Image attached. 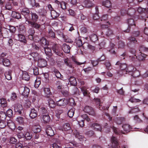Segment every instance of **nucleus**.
<instances>
[{
  "label": "nucleus",
  "instance_id": "nucleus-30",
  "mask_svg": "<svg viewBox=\"0 0 148 148\" xmlns=\"http://www.w3.org/2000/svg\"><path fill=\"white\" fill-rule=\"evenodd\" d=\"M12 71L11 70L7 71L4 73L5 77L8 80H10L12 79Z\"/></svg>",
  "mask_w": 148,
  "mask_h": 148
},
{
  "label": "nucleus",
  "instance_id": "nucleus-31",
  "mask_svg": "<svg viewBox=\"0 0 148 148\" xmlns=\"http://www.w3.org/2000/svg\"><path fill=\"white\" fill-rule=\"evenodd\" d=\"M32 130L34 133H38L41 130V127L39 125H33Z\"/></svg>",
  "mask_w": 148,
  "mask_h": 148
},
{
  "label": "nucleus",
  "instance_id": "nucleus-27",
  "mask_svg": "<svg viewBox=\"0 0 148 148\" xmlns=\"http://www.w3.org/2000/svg\"><path fill=\"white\" fill-rule=\"evenodd\" d=\"M69 82L71 85L76 86L77 84L76 78L73 76H70L68 79Z\"/></svg>",
  "mask_w": 148,
  "mask_h": 148
},
{
  "label": "nucleus",
  "instance_id": "nucleus-38",
  "mask_svg": "<svg viewBox=\"0 0 148 148\" xmlns=\"http://www.w3.org/2000/svg\"><path fill=\"white\" fill-rule=\"evenodd\" d=\"M22 78L23 80L27 81L29 80L30 76L27 73L26 71H24L23 73Z\"/></svg>",
  "mask_w": 148,
  "mask_h": 148
},
{
  "label": "nucleus",
  "instance_id": "nucleus-3",
  "mask_svg": "<svg viewBox=\"0 0 148 148\" xmlns=\"http://www.w3.org/2000/svg\"><path fill=\"white\" fill-rule=\"evenodd\" d=\"M136 68H135L134 66L130 65L128 66H127L125 71L127 74H128L129 75H131L133 77H135L138 76V75H136V74L138 73V71H136Z\"/></svg>",
  "mask_w": 148,
  "mask_h": 148
},
{
  "label": "nucleus",
  "instance_id": "nucleus-20",
  "mask_svg": "<svg viewBox=\"0 0 148 148\" xmlns=\"http://www.w3.org/2000/svg\"><path fill=\"white\" fill-rule=\"evenodd\" d=\"M127 22L128 24V27L127 29L124 31L126 33H128L130 31V26L135 25L134 22V21L133 19L130 18L128 19L127 20Z\"/></svg>",
  "mask_w": 148,
  "mask_h": 148
},
{
  "label": "nucleus",
  "instance_id": "nucleus-43",
  "mask_svg": "<svg viewBox=\"0 0 148 148\" xmlns=\"http://www.w3.org/2000/svg\"><path fill=\"white\" fill-rule=\"evenodd\" d=\"M5 7L6 10L12 11L13 6L10 1H9L6 3Z\"/></svg>",
  "mask_w": 148,
  "mask_h": 148
},
{
  "label": "nucleus",
  "instance_id": "nucleus-9",
  "mask_svg": "<svg viewBox=\"0 0 148 148\" xmlns=\"http://www.w3.org/2000/svg\"><path fill=\"white\" fill-rule=\"evenodd\" d=\"M84 111L86 113L88 114L89 115L92 116H95V113L93 108L90 106H86L84 107Z\"/></svg>",
  "mask_w": 148,
  "mask_h": 148
},
{
  "label": "nucleus",
  "instance_id": "nucleus-55",
  "mask_svg": "<svg viewBox=\"0 0 148 148\" xmlns=\"http://www.w3.org/2000/svg\"><path fill=\"white\" fill-rule=\"evenodd\" d=\"M78 18L82 20H84L86 19H89L88 16H86L84 15L83 13H80L79 15Z\"/></svg>",
  "mask_w": 148,
  "mask_h": 148
},
{
  "label": "nucleus",
  "instance_id": "nucleus-26",
  "mask_svg": "<svg viewBox=\"0 0 148 148\" xmlns=\"http://www.w3.org/2000/svg\"><path fill=\"white\" fill-rule=\"evenodd\" d=\"M38 115L37 111L34 108L31 109L29 114L30 117L32 119L35 118Z\"/></svg>",
  "mask_w": 148,
  "mask_h": 148
},
{
  "label": "nucleus",
  "instance_id": "nucleus-19",
  "mask_svg": "<svg viewBox=\"0 0 148 148\" xmlns=\"http://www.w3.org/2000/svg\"><path fill=\"white\" fill-rule=\"evenodd\" d=\"M46 132L48 136L50 137L54 135V132L51 127L49 126H47L46 129Z\"/></svg>",
  "mask_w": 148,
  "mask_h": 148
},
{
  "label": "nucleus",
  "instance_id": "nucleus-7",
  "mask_svg": "<svg viewBox=\"0 0 148 148\" xmlns=\"http://www.w3.org/2000/svg\"><path fill=\"white\" fill-rule=\"evenodd\" d=\"M39 18L38 15L35 12H31L26 22H28L29 21H37Z\"/></svg>",
  "mask_w": 148,
  "mask_h": 148
},
{
  "label": "nucleus",
  "instance_id": "nucleus-61",
  "mask_svg": "<svg viewBox=\"0 0 148 148\" xmlns=\"http://www.w3.org/2000/svg\"><path fill=\"white\" fill-rule=\"evenodd\" d=\"M103 104H103V103H102L100 105V106H98V108L102 111L106 109L107 110H108V108H109V107H106L103 105Z\"/></svg>",
  "mask_w": 148,
  "mask_h": 148
},
{
  "label": "nucleus",
  "instance_id": "nucleus-47",
  "mask_svg": "<svg viewBox=\"0 0 148 148\" xmlns=\"http://www.w3.org/2000/svg\"><path fill=\"white\" fill-rule=\"evenodd\" d=\"M102 5L107 8H110L111 6V3L110 1L108 0H105V1H103Z\"/></svg>",
  "mask_w": 148,
  "mask_h": 148
},
{
  "label": "nucleus",
  "instance_id": "nucleus-53",
  "mask_svg": "<svg viewBox=\"0 0 148 148\" xmlns=\"http://www.w3.org/2000/svg\"><path fill=\"white\" fill-rule=\"evenodd\" d=\"M1 105L2 106V108L6 107L7 106V103L6 99L2 98L1 99Z\"/></svg>",
  "mask_w": 148,
  "mask_h": 148
},
{
  "label": "nucleus",
  "instance_id": "nucleus-24",
  "mask_svg": "<svg viewBox=\"0 0 148 148\" xmlns=\"http://www.w3.org/2000/svg\"><path fill=\"white\" fill-rule=\"evenodd\" d=\"M62 50L66 53H69L70 52V46L64 43L62 46Z\"/></svg>",
  "mask_w": 148,
  "mask_h": 148
},
{
  "label": "nucleus",
  "instance_id": "nucleus-1",
  "mask_svg": "<svg viewBox=\"0 0 148 148\" xmlns=\"http://www.w3.org/2000/svg\"><path fill=\"white\" fill-rule=\"evenodd\" d=\"M9 28L2 27L0 26V36L3 38H8L10 36V33L14 34L16 31V28L13 26H10Z\"/></svg>",
  "mask_w": 148,
  "mask_h": 148
},
{
  "label": "nucleus",
  "instance_id": "nucleus-36",
  "mask_svg": "<svg viewBox=\"0 0 148 148\" xmlns=\"http://www.w3.org/2000/svg\"><path fill=\"white\" fill-rule=\"evenodd\" d=\"M12 16L13 17L17 19L21 18V14L20 13L15 11L12 12Z\"/></svg>",
  "mask_w": 148,
  "mask_h": 148
},
{
  "label": "nucleus",
  "instance_id": "nucleus-51",
  "mask_svg": "<svg viewBox=\"0 0 148 148\" xmlns=\"http://www.w3.org/2000/svg\"><path fill=\"white\" fill-rule=\"evenodd\" d=\"M125 45V42L122 40L119 41L117 44L118 48L123 49Z\"/></svg>",
  "mask_w": 148,
  "mask_h": 148
},
{
  "label": "nucleus",
  "instance_id": "nucleus-50",
  "mask_svg": "<svg viewBox=\"0 0 148 148\" xmlns=\"http://www.w3.org/2000/svg\"><path fill=\"white\" fill-rule=\"evenodd\" d=\"M48 102L49 106L50 108H53L56 106L55 103L54 101L51 98H50L49 99Z\"/></svg>",
  "mask_w": 148,
  "mask_h": 148
},
{
  "label": "nucleus",
  "instance_id": "nucleus-10",
  "mask_svg": "<svg viewBox=\"0 0 148 148\" xmlns=\"http://www.w3.org/2000/svg\"><path fill=\"white\" fill-rule=\"evenodd\" d=\"M69 103L68 100L65 99H60L56 101V104L57 106H64Z\"/></svg>",
  "mask_w": 148,
  "mask_h": 148
},
{
  "label": "nucleus",
  "instance_id": "nucleus-33",
  "mask_svg": "<svg viewBox=\"0 0 148 148\" xmlns=\"http://www.w3.org/2000/svg\"><path fill=\"white\" fill-rule=\"evenodd\" d=\"M125 119L123 117H118L115 119V121L118 125H121L125 121Z\"/></svg>",
  "mask_w": 148,
  "mask_h": 148
},
{
  "label": "nucleus",
  "instance_id": "nucleus-13",
  "mask_svg": "<svg viewBox=\"0 0 148 148\" xmlns=\"http://www.w3.org/2000/svg\"><path fill=\"white\" fill-rule=\"evenodd\" d=\"M16 40L24 44H26L27 42L25 36L21 34H18L17 35Z\"/></svg>",
  "mask_w": 148,
  "mask_h": 148
},
{
  "label": "nucleus",
  "instance_id": "nucleus-39",
  "mask_svg": "<svg viewBox=\"0 0 148 148\" xmlns=\"http://www.w3.org/2000/svg\"><path fill=\"white\" fill-rule=\"evenodd\" d=\"M18 31L19 33L24 34L25 32V28L24 25L23 24L20 25L18 26Z\"/></svg>",
  "mask_w": 148,
  "mask_h": 148
},
{
  "label": "nucleus",
  "instance_id": "nucleus-6",
  "mask_svg": "<svg viewBox=\"0 0 148 148\" xmlns=\"http://www.w3.org/2000/svg\"><path fill=\"white\" fill-rule=\"evenodd\" d=\"M39 54L37 52H33L26 55L27 58L29 60H34V61H37L39 58Z\"/></svg>",
  "mask_w": 148,
  "mask_h": 148
},
{
  "label": "nucleus",
  "instance_id": "nucleus-17",
  "mask_svg": "<svg viewBox=\"0 0 148 148\" xmlns=\"http://www.w3.org/2000/svg\"><path fill=\"white\" fill-rule=\"evenodd\" d=\"M55 3L58 4L59 7H60L62 10H65L66 8V5L67 3L64 1L60 2L57 0L55 1Z\"/></svg>",
  "mask_w": 148,
  "mask_h": 148
},
{
  "label": "nucleus",
  "instance_id": "nucleus-64",
  "mask_svg": "<svg viewBox=\"0 0 148 148\" xmlns=\"http://www.w3.org/2000/svg\"><path fill=\"white\" fill-rule=\"evenodd\" d=\"M117 73L120 75H124L127 74L125 70H123L120 69L117 71Z\"/></svg>",
  "mask_w": 148,
  "mask_h": 148
},
{
  "label": "nucleus",
  "instance_id": "nucleus-25",
  "mask_svg": "<svg viewBox=\"0 0 148 148\" xmlns=\"http://www.w3.org/2000/svg\"><path fill=\"white\" fill-rule=\"evenodd\" d=\"M53 73L55 75L57 78L62 80H64L63 76L61 75L58 69H55L53 71Z\"/></svg>",
  "mask_w": 148,
  "mask_h": 148
},
{
  "label": "nucleus",
  "instance_id": "nucleus-32",
  "mask_svg": "<svg viewBox=\"0 0 148 148\" xmlns=\"http://www.w3.org/2000/svg\"><path fill=\"white\" fill-rule=\"evenodd\" d=\"M81 90L84 96L88 97H90V93L86 88L82 87L81 88Z\"/></svg>",
  "mask_w": 148,
  "mask_h": 148
},
{
  "label": "nucleus",
  "instance_id": "nucleus-62",
  "mask_svg": "<svg viewBox=\"0 0 148 148\" xmlns=\"http://www.w3.org/2000/svg\"><path fill=\"white\" fill-rule=\"evenodd\" d=\"M40 43L42 46L46 45H47L48 43L47 42V40L44 37L40 40Z\"/></svg>",
  "mask_w": 148,
  "mask_h": 148
},
{
  "label": "nucleus",
  "instance_id": "nucleus-4",
  "mask_svg": "<svg viewBox=\"0 0 148 148\" xmlns=\"http://www.w3.org/2000/svg\"><path fill=\"white\" fill-rule=\"evenodd\" d=\"M102 27L103 28H105L103 29L102 33L106 36L110 37L114 35V34L113 30L109 28L107 25H103Z\"/></svg>",
  "mask_w": 148,
  "mask_h": 148
},
{
  "label": "nucleus",
  "instance_id": "nucleus-16",
  "mask_svg": "<svg viewBox=\"0 0 148 148\" xmlns=\"http://www.w3.org/2000/svg\"><path fill=\"white\" fill-rule=\"evenodd\" d=\"M90 126L95 130L101 132V127L99 124L97 123H93L90 125Z\"/></svg>",
  "mask_w": 148,
  "mask_h": 148
},
{
  "label": "nucleus",
  "instance_id": "nucleus-12",
  "mask_svg": "<svg viewBox=\"0 0 148 148\" xmlns=\"http://www.w3.org/2000/svg\"><path fill=\"white\" fill-rule=\"evenodd\" d=\"M38 61V65L40 67H44L47 64V61L45 59L42 58H39L37 60Z\"/></svg>",
  "mask_w": 148,
  "mask_h": 148
},
{
  "label": "nucleus",
  "instance_id": "nucleus-11",
  "mask_svg": "<svg viewBox=\"0 0 148 148\" xmlns=\"http://www.w3.org/2000/svg\"><path fill=\"white\" fill-rule=\"evenodd\" d=\"M52 49L56 55L61 56L63 55V53H61L60 51L59 47V45L57 44H55L52 47Z\"/></svg>",
  "mask_w": 148,
  "mask_h": 148
},
{
  "label": "nucleus",
  "instance_id": "nucleus-28",
  "mask_svg": "<svg viewBox=\"0 0 148 148\" xmlns=\"http://www.w3.org/2000/svg\"><path fill=\"white\" fill-rule=\"evenodd\" d=\"M43 90L45 94L48 98L53 97L49 88H44Z\"/></svg>",
  "mask_w": 148,
  "mask_h": 148
},
{
  "label": "nucleus",
  "instance_id": "nucleus-63",
  "mask_svg": "<svg viewBox=\"0 0 148 148\" xmlns=\"http://www.w3.org/2000/svg\"><path fill=\"white\" fill-rule=\"evenodd\" d=\"M6 122L4 120L0 121V128L3 129L5 128L6 126Z\"/></svg>",
  "mask_w": 148,
  "mask_h": 148
},
{
  "label": "nucleus",
  "instance_id": "nucleus-44",
  "mask_svg": "<svg viewBox=\"0 0 148 148\" xmlns=\"http://www.w3.org/2000/svg\"><path fill=\"white\" fill-rule=\"evenodd\" d=\"M32 137V133L27 132L25 134L24 140H29Z\"/></svg>",
  "mask_w": 148,
  "mask_h": 148
},
{
  "label": "nucleus",
  "instance_id": "nucleus-45",
  "mask_svg": "<svg viewBox=\"0 0 148 148\" xmlns=\"http://www.w3.org/2000/svg\"><path fill=\"white\" fill-rule=\"evenodd\" d=\"M7 125L9 128L12 130L15 128V125L14 123L11 120L8 121Z\"/></svg>",
  "mask_w": 148,
  "mask_h": 148
},
{
  "label": "nucleus",
  "instance_id": "nucleus-58",
  "mask_svg": "<svg viewBox=\"0 0 148 148\" xmlns=\"http://www.w3.org/2000/svg\"><path fill=\"white\" fill-rule=\"evenodd\" d=\"M17 141L16 138L14 137H12L10 138L9 143L11 144H15Z\"/></svg>",
  "mask_w": 148,
  "mask_h": 148
},
{
  "label": "nucleus",
  "instance_id": "nucleus-56",
  "mask_svg": "<svg viewBox=\"0 0 148 148\" xmlns=\"http://www.w3.org/2000/svg\"><path fill=\"white\" fill-rule=\"evenodd\" d=\"M6 117V115L5 112L1 111L0 112V119L1 120H5Z\"/></svg>",
  "mask_w": 148,
  "mask_h": 148
},
{
  "label": "nucleus",
  "instance_id": "nucleus-46",
  "mask_svg": "<svg viewBox=\"0 0 148 148\" xmlns=\"http://www.w3.org/2000/svg\"><path fill=\"white\" fill-rule=\"evenodd\" d=\"M2 62L4 66L7 67L9 66L11 63L10 60L6 58L3 59Z\"/></svg>",
  "mask_w": 148,
  "mask_h": 148
},
{
  "label": "nucleus",
  "instance_id": "nucleus-23",
  "mask_svg": "<svg viewBox=\"0 0 148 148\" xmlns=\"http://www.w3.org/2000/svg\"><path fill=\"white\" fill-rule=\"evenodd\" d=\"M38 111L40 115L43 116L48 114V112L46 108L40 107L38 108Z\"/></svg>",
  "mask_w": 148,
  "mask_h": 148
},
{
  "label": "nucleus",
  "instance_id": "nucleus-18",
  "mask_svg": "<svg viewBox=\"0 0 148 148\" xmlns=\"http://www.w3.org/2000/svg\"><path fill=\"white\" fill-rule=\"evenodd\" d=\"M60 130H62L63 131H70L71 130V127L69 123H64L62 128L60 129Z\"/></svg>",
  "mask_w": 148,
  "mask_h": 148
},
{
  "label": "nucleus",
  "instance_id": "nucleus-54",
  "mask_svg": "<svg viewBox=\"0 0 148 148\" xmlns=\"http://www.w3.org/2000/svg\"><path fill=\"white\" fill-rule=\"evenodd\" d=\"M48 36L49 38L53 39L56 38L55 34L52 30H50L49 31Z\"/></svg>",
  "mask_w": 148,
  "mask_h": 148
},
{
  "label": "nucleus",
  "instance_id": "nucleus-57",
  "mask_svg": "<svg viewBox=\"0 0 148 148\" xmlns=\"http://www.w3.org/2000/svg\"><path fill=\"white\" fill-rule=\"evenodd\" d=\"M100 90V88L98 86H95V88H92L91 91L93 93L98 94Z\"/></svg>",
  "mask_w": 148,
  "mask_h": 148
},
{
  "label": "nucleus",
  "instance_id": "nucleus-49",
  "mask_svg": "<svg viewBox=\"0 0 148 148\" xmlns=\"http://www.w3.org/2000/svg\"><path fill=\"white\" fill-rule=\"evenodd\" d=\"M75 110L74 108H72L68 111L67 114L69 117L71 118L73 116L74 114Z\"/></svg>",
  "mask_w": 148,
  "mask_h": 148
},
{
  "label": "nucleus",
  "instance_id": "nucleus-37",
  "mask_svg": "<svg viewBox=\"0 0 148 148\" xmlns=\"http://www.w3.org/2000/svg\"><path fill=\"white\" fill-rule=\"evenodd\" d=\"M42 119L44 123H48L50 121V118L48 114L43 115Z\"/></svg>",
  "mask_w": 148,
  "mask_h": 148
},
{
  "label": "nucleus",
  "instance_id": "nucleus-48",
  "mask_svg": "<svg viewBox=\"0 0 148 148\" xmlns=\"http://www.w3.org/2000/svg\"><path fill=\"white\" fill-rule=\"evenodd\" d=\"M140 111V110L137 106L132 108L129 113L130 114L135 113Z\"/></svg>",
  "mask_w": 148,
  "mask_h": 148
},
{
  "label": "nucleus",
  "instance_id": "nucleus-21",
  "mask_svg": "<svg viewBox=\"0 0 148 148\" xmlns=\"http://www.w3.org/2000/svg\"><path fill=\"white\" fill-rule=\"evenodd\" d=\"M15 111L19 114L21 115L22 112L23 111V108L22 105L18 104L14 107Z\"/></svg>",
  "mask_w": 148,
  "mask_h": 148
},
{
  "label": "nucleus",
  "instance_id": "nucleus-22",
  "mask_svg": "<svg viewBox=\"0 0 148 148\" xmlns=\"http://www.w3.org/2000/svg\"><path fill=\"white\" fill-rule=\"evenodd\" d=\"M115 65L119 66L120 69L123 70H126L127 66V65L126 63H122L120 61H117Z\"/></svg>",
  "mask_w": 148,
  "mask_h": 148
},
{
  "label": "nucleus",
  "instance_id": "nucleus-60",
  "mask_svg": "<svg viewBox=\"0 0 148 148\" xmlns=\"http://www.w3.org/2000/svg\"><path fill=\"white\" fill-rule=\"evenodd\" d=\"M6 116L9 118L12 117L13 115V111L10 109H8L6 112Z\"/></svg>",
  "mask_w": 148,
  "mask_h": 148
},
{
  "label": "nucleus",
  "instance_id": "nucleus-59",
  "mask_svg": "<svg viewBox=\"0 0 148 148\" xmlns=\"http://www.w3.org/2000/svg\"><path fill=\"white\" fill-rule=\"evenodd\" d=\"M13 44V40L12 38H10L9 40L7 45L8 46L9 49H11Z\"/></svg>",
  "mask_w": 148,
  "mask_h": 148
},
{
  "label": "nucleus",
  "instance_id": "nucleus-5",
  "mask_svg": "<svg viewBox=\"0 0 148 148\" xmlns=\"http://www.w3.org/2000/svg\"><path fill=\"white\" fill-rule=\"evenodd\" d=\"M19 91L22 95L27 98L28 97L30 92L29 89L26 86H21Z\"/></svg>",
  "mask_w": 148,
  "mask_h": 148
},
{
  "label": "nucleus",
  "instance_id": "nucleus-41",
  "mask_svg": "<svg viewBox=\"0 0 148 148\" xmlns=\"http://www.w3.org/2000/svg\"><path fill=\"white\" fill-rule=\"evenodd\" d=\"M64 63L68 67L72 68L73 67V64L71 60L67 58L64 60Z\"/></svg>",
  "mask_w": 148,
  "mask_h": 148
},
{
  "label": "nucleus",
  "instance_id": "nucleus-34",
  "mask_svg": "<svg viewBox=\"0 0 148 148\" xmlns=\"http://www.w3.org/2000/svg\"><path fill=\"white\" fill-rule=\"evenodd\" d=\"M44 50L46 55L49 56H52L51 50L50 48H49L48 47H44Z\"/></svg>",
  "mask_w": 148,
  "mask_h": 148
},
{
  "label": "nucleus",
  "instance_id": "nucleus-14",
  "mask_svg": "<svg viewBox=\"0 0 148 148\" xmlns=\"http://www.w3.org/2000/svg\"><path fill=\"white\" fill-rule=\"evenodd\" d=\"M111 142L112 144V148H119V143L116 138L114 136H112L111 139Z\"/></svg>",
  "mask_w": 148,
  "mask_h": 148
},
{
  "label": "nucleus",
  "instance_id": "nucleus-42",
  "mask_svg": "<svg viewBox=\"0 0 148 148\" xmlns=\"http://www.w3.org/2000/svg\"><path fill=\"white\" fill-rule=\"evenodd\" d=\"M37 11L39 14L42 16H45L47 13L46 10L43 8H41Z\"/></svg>",
  "mask_w": 148,
  "mask_h": 148
},
{
  "label": "nucleus",
  "instance_id": "nucleus-29",
  "mask_svg": "<svg viewBox=\"0 0 148 148\" xmlns=\"http://www.w3.org/2000/svg\"><path fill=\"white\" fill-rule=\"evenodd\" d=\"M75 40L76 45L78 47H80L83 45V47H84L85 44H86L88 46V44L87 43H84L83 44L82 41L79 38H77Z\"/></svg>",
  "mask_w": 148,
  "mask_h": 148
},
{
  "label": "nucleus",
  "instance_id": "nucleus-40",
  "mask_svg": "<svg viewBox=\"0 0 148 148\" xmlns=\"http://www.w3.org/2000/svg\"><path fill=\"white\" fill-rule=\"evenodd\" d=\"M90 39L91 41L95 42L98 40L97 36L95 34H92L89 36Z\"/></svg>",
  "mask_w": 148,
  "mask_h": 148
},
{
  "label": "nucleus",
  "instance_id": "nucleus-8",
  "mask_svg": "<svg viewBox=\"0 0 148 148\" xmlns=\"http://www.w3.org/2000/svg\"><path fill=\"white\" fill-rule=\"evenodd\" d=\"M30 13L29 9L27 8H23L21 11V14L24 16L26 21L29 17Z\"/></svg>",
  "mask_w": 148,
  "mask_h": 148
},
{
  "label": "nucleus",
  "instance_id": "nucleus-15",
  "mask_svg": "<svg viewBox=\"0 0 148 148\" xmlns=\"http://www.w3.org/2000/svg\"><path fill=\"white\" fill-rule=\"evenodd\" d=\"M37 21H29L28 23L29 25L32 28H34L36 29H38L40 27V25L38 23H37Z\"/></svg>",
  "mask_w": 148,
  "mask_h": 148
},
{
  "label": "nucleus",
  "instance_id": "nucleus-52",
  "mask_svg": "<svg viewBox=\"0 0 148 148\" xmlns=\"http://www.w3.org/2000/svg\"><path fill=\"white\" fill-rule=\"evenodd\" d=\"M51 16L53 18H56L59 16V14L55 10L51 12Z\"/></svg>",
  "mask_w": 148,
  "mask_h": 148
},
{
  "label": "nucleus",
  "instance_id": "nucleus-2",
  "mask_svg": "<svg viewBox=\"0 0 148 148\" xmlns=\"http://www.w3.org/2000/svg\"><path fill=\"white\" fill-rule=\"evenodd\" d=\"M122 127H123V130L125 132H123V131L119 130L117 129L116 127H110L112 129L113 131L116 134L118 135H121L122 134H125V132L127 133L130 132L132 128L130 126V125L128 124H125L123 125Z\"/></svg>",
  "mask_w": 148,
  "mask_h": 148
},
{
  "label": "nucleus",
  "instance_id": "nucleus-35",
  "mask_svg": "<svg viewBox=\"0 0 148 148\" xmlns=\"http://www.w3.org/2000/svg\"><path fill=\"white\" fill-rule=\"evenodd\" d=\"M84 4L86 8H90L92 7L93 5V3L90 1L86 0L84 2Z\"/></svg>",
  "mask_w": 148,
  "mask_h": 148
}]
</instances>
